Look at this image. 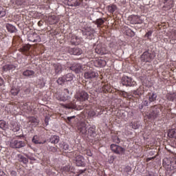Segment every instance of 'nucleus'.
Wrapping results in <instances>:
<instances>
[{"label": "nucleus", "mask_w": 176, "mask_h": 176, "mask_svg": "<svg viewBox=\"0 0 176 176\" xmlns=\"http://www.w3.org/2000/svg\"><path fill=\"white\" fill-rule=\"evenodd\" d=\"M87 124L85 122H80L77 125V129L78 133L81 134V135H86L87 134V128L86 127Z\"/></svg>", "instance_id": "12"}, {"label": "nucleus", "mask_w": 176, "mask_h": 176, "mask_svg": "<svg viewBox=\"0 0 176 176\" xmlns=\"http://www.w3.org/2000/svg\"><path fill=\"white\" fill-rule=\"evenodd\" d=\"M130 126L134 130H137V129H140V122H138V121L132 122L131 123Z\"/></svg>", "instance_id": "44"}, {"label": "nucleus", "mask_w": 176, "mask_h": 176, "mask_svg": "<svg viewBox=\"0 0 176 176\" xmlns=\"http://www.w3.org/2000/svg\"><path fill=\"white\" fill-rule=\"evenodd\" d=\"M152 33H153L152 30H150L148 32H146L144 36L145 38H147V39H149V38H151V36H152Z\"/></svg>", "instance_id": "54"}, {"label": "nucleus", "mask_w": 176, "mask_h": 176, "mask_svg": "<svg viewBox=\"0 0 176 176\" xmlns=\"http://www.w3.org/2000/svg\"><path fill=\"white\" fill-rule=\"evenodd\" d=\"M10 1L14 8H17L19 6L24 8V6H27L28 0H11Z\"/></svg>", "instance_id": "14"}, {"label": "nucleus", "mask_w": 176, "mask_h": 176, "mask_svg": "<svg viewBox=\"0 0 176 176\" xmlns=\"http://www.w3.org/2000/svg\"><path fill=\"white\" fill-rule=\"evenodd\" d=\"M86 135H87V138H90V139L94 138V137H96V135H97V133L96 132V126L95 125H92L88 128V129L87 130Z\"/></svg>", "instance_id": "15"}, {"label": "nucleus", "mask_w": 176, "mask_h": 176, "mask_svg": "<svg viewBox=\"0 0 176 176\" xmlns=\"http://www.w3.org/2000/svg\"><path fill=\"white\" fill-rule=\"evenodd\" d=\"M10 93L12 96H17L20 93V88L14 87L11 89Z\"/></svg>", "instance_id": "43"}, {"label": "nucleus", "mask_w": 176, "mask_h": 176, "mask_svg": "<svg viewBox=\"0 0 176 176\" xmlns=\"http://www.w3.org/2000/svg\"><path fill=\"white\" fill-rule=\"evenodd\" d=\"M72 45H75L76 46L80 44V39L77 36H73L71 39Z\"/></svg>", "instance_id": "39"}, {"label": "nucleus", "mask_w": 176, "mask_h": 176, "mask_svg": "<svg viewBox=\"0 0 176 176\" xmlns=\"http://www.w3.org/2000/svg\"><path fill=\"white\" fill-rule=\"evenodd\" d=\"M129 21L131 24H142L144 23V20L141 19V16L137 15H133L129 18Z\"/></svg>", "instance_id": "17"}, {"label": "nucleus", "mask_w": 176, "mask_h": 176, "mask_svg": "<svg viewBox=\"0 0 176 176\" xmlns=\"http://www.w3.org/2000/svg\"><path fill=\"white\" fill-rule=\"evenodd\" d=\"M169 39L172 45L176 43V29H173L171 30L170 34L169 36Z\"/></svg>", "instance_id": "29"}, {"label": "nucleus", "mask_w": 176, "mask_h": 176, "mask_svg": "<svg viewBox=\"0 0 176 176\" xmlns=\"http://www.w3.org/2000/svg\"><path fill=\"white\" fill-rule=\"evenodd\" d=\"M69 6H80L83 0H67Z\"/></svg>", "instance_id": "28"}, {"label": "nucleus", "mask_w": 176, "mask_h": 176, "mask_svg": "<svg viewBox=\"0 0 176 176\" xmlns=\"http://www.w3.org/2000/svg\"><path fill=\"white\" fill-rule=\"evenodd\" d=\"M98 76V72L94 70H87L84 73L85 79H89V80H91L92 79H97Z\"/></svg>", "instance_id": "5"}, {"label": "nucleus", "mask_w": 176, "mask_h": 176, "mask_svg": "<svg viewBox=\"0 0 176 176\" xmlns=\"http://www.w3.org/2000/svg\"><path fill=\"white\" fill-rule=\"evenodd\" d=\"M74 154L76 166L78 167H83V166H85V158L83 156L77 154L76 152H74Z\"/></svg>", "instance_id": "7"}, {"label": "nucleus", "mask_w": 176, "mask_h": 176, "mask_svg": "<svg viewBox=\"0 0 176 176\" xmlns=\"http://www.w3.org/2000/svg\"><path fill=\"white\" fill-rule=\"evenodd\" d=\"M10 146L11 148H24L25 146V142L21 140H12L10 142Z\"/></svg>", "instance_id": "9"}, {"label": "nucleus", "mask_w": 176, "mask_h": 176, "mask_svg": "<svg viewBox=\"0 0 176 176\" xmlns=\"http://www.w3.org/2000/svg\"><path fill=\"white\" fill-rule=\"evenodd\" d=\"M96 33V31L94 29H90L89 30H87L83 32V35L86 36L87 39H93L94 38V34Z\"/></svg>", "instance_id": "22"}, {"label": "nucleus", "mask_w": 176, "mask_h": 176, "mask_svg": "<svg viewBox=\"0 0 176 176\" xmlns=\"http://www.w3.org/2000/svg\"><path fill=\"white\" fill-rule=\"evenodd\" d=\"M168 135L170 138H176V129H170L168 133Z\"/></svg>", "instance_id": "42"}, {"label": "nucleus", "mask_w": 176, "mask_h": 176, "mask_svg": "<svg viewBox=\"0 0 176 176\" xmlns=\"http://www.w3.org/2000/svg\"><path fill=\"white\" fill-rule=\"evenodd\" d=\"M74 171L75 169L74 168V166L70 165H67L62 168V173H74Z\"/></svg>", "instance_id": "37"}, {"label": "nucleus", "mask_w": 176, "mask_h": 176, "mask_svg": "<svg viewBox=\"0 0 176 176\" xmlns=\"http://www.w3.org/2000/svg\"><path fill=\"white\" fill-rule=\"evenodd\" d=\"M95 53L104 56V54H108L109 51L107 50V47L102 46L101 44H98L95 48Z\"/></svg>", "instance_id": "8"}, {"label": "nucleus", "mask_w": 176, "mask_h": 176, "mask_svg": "<svg viewBox=\"0 0 176 176\" xmlns=\"http://www.w3.org/2000/svg\"><path fill=\"white\" fill-rule=\"evenodd\" d=\"M63 107L67 108V109H79V107H78V101H73L69 104H63Z\"/></svg>", "instance_id": "26"}, {"label": "nucleus", "mask_w": 176, "mask_h": 176, "mask_svg": "<svg viewBox=\"0 0 176 176\" xmlns=\"http://www.w3.org/2000/svg\"><path fill=\"white\" fill-rule=\"evenodd\" d=\"M166 98L168 101H171L172 102H176V93H168L166 95Z\"/></svg>", "instance_id": "33"}, {"label": "nucleus", "mask_w": 176, "mask_h": 176, "mask_svg": "<svg viewBox=\"0 0 176 176\" xmlns=\"http://www.w3.org/2000/svg\"><path fill=\"white\" fill-rule=\"evenodd\" d=\"M4 81H3V78L0 77V86H3V85H4Z\"/></svg>", "instance_id": "63"}, {"label": "nucleus", "mask_w": 176, "mask_h": 176, "mask_svg": "<svg viewBox=\"0 0 176 176\" xmlns=\"http://www.w3.org/2000/svg\"><path fill=\"white\" fill-rule=\"evenodd\" d=\"M38 27H42L43 25V21L41 20L38 22Z\"/></svg>", "instance_id": "62"}, {"label": "nucleus", "mask_w": 176, "mask_h": 176, "mask_svg": "<svg viewBox=\"0 0 176 176\" xmlns=\"http://www.w3.org/2000/svg\"><path fill=\"white\" fill-rule=\"evenodd\" d=\"M49 142H51V144H58V142H60V137L57 135H52Z\"/></svg>", "instance_id": "40"}, {"label": "nucleus", "mask_w": 176, "mask_h": 176, "mask_svg": "<svg viewBox=\"0 0 176 176\" xmlns=\"http://www.w3.org/2000/svg\"><path fill=\"white\" fill-rule=\"evenodd\" d=\"M0 176H8L3 171L0 170Z\"/></svg>", "instance_id": "64"}, {"label": "nucleus", "mask_w": 176, "mask_h": 176, "mask_svg": "<svg viewBox=\"0 0 176 176\" xmlns=\"http://www.w3.org/2000/svg\"><path fill=\"white\" fill-rule=\"evenodd\" d=\"M10 129L14 131V133H16L17 131H20V124L17 123L16 121H11L10 123Z\"/></svg>", "instance_id": "24"}, {"label": "nucleus", "mask_w": 176, "mask_h": 176, "mask_svg": "<svg viewBox=\"0 0 176 176\" xmlns=\"http://www.w3.org/2000/svg\"><path fill=\"white\" fill-rule=\"evenodd\" d=\"M54 97L58 101H67L71 98V96H69V90H68V89H65L61 94L58 92L56 93Z\"/></svg>", "instance_id": "2"}, {"label": "nucleus", "mask_w": 176, "mask_h": 176, "mask_svg": "<svg viewBox=\"0 0 176 176\" xmlns=\"http://www.w3.org/2000/svg\"><path fill=\"white\" fill-rule=\"evenodd\" d=\"M167 168L170 171H173V170H176V159L173 160L170 162V163L168 162Z\"/></svg>", "instance_id": "35"}, {"label": "nucleus", "mask_w": 176, "mask_h": 176, "mask_svg": "<svg viewBox=\"0 0 176 176\" xmlns=\"http://www.w3.org/2000/svg\"><path fill=\"white\" fill-rule=\"evenodd\" d=\"M50 151L53 152L54 153L57 152V147H53V146L50 147Z\"/></svg>", "instance_id": "55"}, {"label": "nucleus", "mask_w": 176, "mask_h": 176, "mask_svg": "<svg viewBox=\"0 0 176 176\" xmlns=\"http://www.w3.org/2000/svg\"><path fill=\"white\" fill-rule=\"evenodd\" d=\"M58 21H60V17H58V16H56V15H54V14H50L48 16L47 22L51 25H53L54 24H57V23H58Z\"/></svg>", "instance_id": "16"}, {"label": "nucleus", "mask_w": 176, "mask_h": 176, "mask_svg": "<svg viewBox=\"0 0 176 176\" xmlns=\"http://www.w3.org/2000/svg\"><path fill=\"white\" fill-rule=\"evenodd\" d=\"M17 68V66L13 64H6L2 67V71L8 72V71H14Z\"/></svg>", "instance_id": "23"}, {"label": "nucleus", "mask_w": 176, "mask_h": 176, "mask_svg": "<svg viewBox=\"0 0 176 176\" xmlns=\"http://www.w3.org/2000/svg\"><path fill=\"white\" fill-rule=\"evenodd\" d=\"M70 69L74 71L76 74H80L85 69V66L80 63H74L71 67Z\"/></svg>", "instance_id": "13"}, {"label": "nucleus", "mask_w": 176, "mask_h": 176, "mask_svg": "<svg viewBox=\"0 0 176 176\" xmlns=\"http://www.w3.org/2000/svg\"><path fill=\"white\" fill-rule=\"evenodd\" d=\"M162 109H160V106L155 105L151 108L150 113L147 115V118L148 120H155L157 116H159V113Z\"/></svg>", "instance_id": "1"}, {"label": "nucleus", "mask_w": 176, "mask_h": 176, "mask_svg": "<svg viewBox=\"0 0 176 176\" xmlns=\"http://www.w3.org/2000/svg\"><path fill=\"white\" fill-rule=\"evenodd\" d=\"M0 129L6 130V122L2 120H0Z\"/></svg>", "instance_id": "51"}, {"label": "nucleus", "mask_w": 176, "mask_h": 176, "mask_svg": "<svg viewBox=\"0 0 176 176\" xmlns=\"http://www.w3.org/2000/svg\"><path fill=\"white\" fill-rule=\"evenodd\" d=\"M118 9V7L116 6V5L113 4V5H110L107 7V10L109 13H111V14H113V13L115 12V11Z\"/></svg>", "instance_id": "41"}, {"label": "nucleus", "mask_w": 176, "mask_h": 176, "mask_svg": "<svg viewBox=\"0 0 176 176\" xmlns=\"http://www.w3.org/2000/svg\"><path fill=\"white\" fill-rule=\"evenodd\" d=\"M69 148V146L67 144L63 143V149H65V151H68Z\"/></svg>", "instance_id": "58"}, {"label": "nucleus", "mask_w": 176, "mask_h": 176, "mask_svg": "<svg viewBox=\"0 0 176 176\" xmlns=\"http://www.w3.org/2000/svg\"><path fill=\"white\" fill-rule=\"evenodd\" d=\"M146 98L148 100L149 102H153L156 101V98H157V95L155 93H148Z\"/></svg>", "instance_id": "30"}, {"label": "nucleus", "mask_w": 176, "mask_h": 176, "mask_svg": "<svg viewBox=\"0 0 176 176\" xmlns=\"http://www.w3.org/2000/svg\"><path fill=\"white\" fill-rule=\"evenodd\" d=\"M89 54H91V55H89V56H88V58H94V54H93V53L91 52H89Z\"/></svg>", "instance_id": "61"}, {"label": "nucleus", "mask_w": 176, "mask_h": 176, "mask_svg": "<svg viewBox=\"0 0 176 176\" xmlns=\"http://www.w3.org/2000/svg\"><path fill=\"white\" fill-rule=\"evenodd\" d=\"M94 65L97 68H101V67H105V65H107V61H105L104 59L96 58L94 60Z\"/></svg>", "instance_id": "18"}, {"label": "nucleus", "mask_w": 176, "mask_h": 176, "mask_svg": "<svg viewBox=\"0 0 176 176\" xmlns=\"http://www.w3.org/2000/svg\"><path fill=\"white\" fill-rule=\"evenodd\" d=\"M143 94L144 90L142 88H138L133 92V97H135V98H140V96H142Z\"/></svg>", "instance_id": "34"}, {"label": "nucleus", "mask_w": 176, "mask_h": 176, "mask_svg": "<svg viewBox=\"0 0 176 176\" xmlns=\"http://www.w3.org/2000/svg\"><path fill=\"white\" fill-rule=\"evenodd\" d=\"M5 16H6V8L0 6V19L5 17Z\"/></svg>", "instance_id": "48"}, {"label": "nucleus", "mask_w": 176, "mask_h": 176, "mask_svg": "<svg viewBox=\"0 0 176 176\" xmlns=\"http://www.w3.org/2000/svg\"><path fill=\"white\" fill-rule=\"evenodd\" d=\"M6 28L8 32H10V34H13L14 32H17V29L16 27L10 23H7L6 25Z\"/></svg>", "instance_id": "32"}, {"label": "nucleus", "mask_w": 176, "mask_h": 176, "mask_svg": "<svg viewBox=\"0 0 176 176\" xmlns=\"http://www.w3.org/2000/svg\"><path fill=\"white\" fill-rule=\"evenodd\" d=\"M56 82L58 85H64V83H65L66 82L65 77V76L60 77L59 78H58Z\"/></svg>", "instance_id": "50"}, {"label": "nucleus", "mask_w": 176, "mask_h": 176, "mask_svg": "<svg viewBox=\"0 0 176 176\" xmlns=\"http://www.w3.org/2000/svg\"><path fill=\"white\" fill-rule=\"evenodd\" d=\"M54 67L56 74H61V72H63V65H61V64L54 63Z\"/></svg>", "instance_id": "38"}, {"label": "nucleus", "mask_w": 176, "mask_h": 176, "mask_svg": "<svg viewBox=\"0 0 176 176\" xmlns=\"http://www.w3.org/2000/svg\"><path fill=\"white\" fill-rule=\"evenodd\" d=\"M104 23H105V21H104V19L100 18V19H96L95 24L97 25L98 28H100V27H101V25H102Z\"/></svg>", "instance_id": "47"}, {"label": "nucleus", "mask_w": 176, "mask_h": 176, "mask_svg": "<svg viewBox=\"0 0 176 176\" xmlns=\"http://www.w3.org/2000/svg\"><path fill=\"white\" fill-rule=\"evenodd\" d=\"M163 3L164 10H170V9H171L174 5V1L173 0H163Z\"/></svg>", "instance_id": "19"}, {"label": "nucleus", "mask_w": 176, "mask_h": 176, "mask_svg": "<svg viewBox=\"0 0 176 176\" xmlns=\"http://www.w3.org/2000/svg\"><path fill=\"white\" fill-rule=\"evenodd\" d=\"M30 49H31V45L28 44L25 45L20 49V52L25 54V56H30Z\"/></svg>", "instance_id": "27"}, {"label": "nucleus", "mask_w": 176, "mask_h": 176, "mask_svg": "<svg viewBox=\"0 0 176 176\" xmlns=\"http://www.w3.org/2000/svg\"><path fill=\"white\" fill-rule=\"evenodd\" d=\"M153 58H155V54L149 53L148 51L144 52L142 55V60L144 61V63H151Z\"/></svg>", "instance_id": "10"}, {"label": "nucleus", "mask_w": 176, "mask_h": 176, "mask_svg": "<svg viewBox=\"0 0 176 176\" xmlns=\"http://www.w3.org/2000/svg\"><path fill=\"white\" fill-rule=\"evenodd\" d=\"M28 40L30 42L38 43L41 42V36H38L36 34H32V36H29Z\"/></svg>", "instance_id": "31"}, {"label": "nucleus", "mask_w": 176, "mask_h": 176, "mask_svg": "<svg viewBox=\"0 0 176 176\" xmlns=\"http://www.w3.org/2000/svg\"><path fill=\"white\" fill-rule=\"evenodd\" d=\"M110 148L112 152H113L116 155H123V153H124V148L119 145L111 144L110 146Z\"/></svg>", "instance_id": "11"}, {"label": "nucleus", "mask_w": 176, "mask_h": 176, "mask_svg": "<svg viewBox=\"0 0 176 176\" xmlns=\"http://www.w3.org/2000/svg\"><path fill=\"white\" fill-rule=\"evenodd\" d=\"M101 112H102V107L98 105L95 107H92L87 113L89 118H94V116L101 115Z\"/></svg>", "instance_id": "3"}, {"label": "nucleus", "mask_w": 176, "mask_h": 176, "mask_svg": "<svg viewBox=\"0 0 176 176\" xmlns=\"http://www.w3.org/2000/svg\"><path fill=\"white\" fill-rule=\"evenodd\" d=\"M32 142L33 144H45L46 142V140H43L41 136L36 135L33 137L32 138Z\"/></svg>", "instance_id": "20"}, {"label": "nucleus", "mask_w": 176, "mask_h": 176, "mask_svg": "<svg viewBox=\"0 0 176 176\" xmlns=\"http://www.w3.org/2000/svg\"><path fill=\"white\" fill-rule=\"evenodd\" d=\"M121 83L122 86H126V87H132L137 85V82L133 80V78L127 76H124L122 77Z\"/></svg>", "instance_id": "4"}, {"label": "nucleus", "mask_w": 176, "mask_h": 176, "mask_svg": "<svg viewBox=\"0 0 176 176\" xmlns=\"http://www.w3.org/2000/svg\"><path fill=\"white\" fill-rule=\"evenodd\" d=\"M113 142H115L116 144H120V139L118 137V136H115L113 138Z\"/></svg>", "instance_id": "53"}, {"label": "nucleus", "mask_w": 176, "mask_h": 176, "mask_svg": "<svg viewBox=\"0 0 176 176\" xmlns=\"http://www.w3.org/2000/svg\"><path fill=\"white\" fill-rule=\"evenodd\" d=\"M124 171L126 173H130V171H131V168L130 166H127L125 167Z\"/></svg>", "instance_id": "57"}, {"label": "nucleus", "mask_w": 176, "mask_h": 176, "mask_svg": "<svg viewBox=\"0 0 176 176\" xmlns=\"http://www.w3.org/2000/svg\"><path fill=\"white\" fill-rule=\"evenodd\" d=\"M120 96L121 97H124V98H129V94H127L126 91H120Z\"/></svg>", "instance_id": "52"}, {"label": "nucleus", "mask_w": 176, "mask_h": 176, "mask_svg": "<svg viewBox=\"0 0 176 176\" xmlns=\"http://www.w3.org/2000/svg\"><path fill=\"white\" fill-rule=\"evenodd\" d=\"M18 158L19 159V162H21L24 164H27L28 162V159H27V157L23 156L22 155H18Z\"/></svg>", "instance_id": "46"}, {"label": "nucleus", "mask_w": 176, "mask_h": 176, "mask_svg": "<svg viewBox=\"0 0 176 176\" xmlns=\"http://www.w3.org/2000/svg\"><path fill=\"white\" fill-rule=\"evenodd\" d=\"M65 80L66 82H71V80H74V74L69 73L67 75L64 76Z\"/></svg>", "instance_id": "49"}, {"label": "nucleus", "mask_w": 176, "mask_h": 176, "mask_svg": "<svg viewBox=\"0 0 176 176\" xmlns=\"http://www.w3.org/2000/svg\"><path fill=\"white\" fill-rule=\"evenodd\" d=\"M10 175H12V176H16V175H17V173H16L15 170H12V171L10 172Z\"/></svg>", "instance_id": "60"}, {"label": "nucleus", "mask_w": 176, "mask_h": 176, "mask_svg": "<svg viewBox=\"0 0 176 176\" xmlns=\"http://www.w3.org/2000/svg\"><path fill=\"white\" fill-rule=\"evenodd\" d=\"M142 104L144 107H148V105H149V100H144Z\"/></svg>", "instance_id": "56"}, {"label": "nucleus", "mask_w": 176, "mask_h": 176, "mask_svg": "<svg viewBox=\"0 0 176 176\" xmlns=\"http://www.w3.org/2000/svg\"><path fill=\"white\" fill-rule=\"evenodd\" d=\"M98 91L99 93H109L111 91V86L108 85H102L98 89Z\"/></svg>", "instance_id": "25"}, {"label": "nucleus", "mask_w": 176, "mask_h": 176, "mask_svg": "<svg viewBox=\"0 0 176 176\" xmlns=\"http://www.w3.org/2000/svg\"><path fill=\"white\" fill-rule=\"evenodd\" d=\"M125 34L126 35H127V36H131V38L135 36V32L131 30V29H129V28L126 30Z\"/></svg>", "instance_id": "45"}, {"label": "nucleus", "mask_w": 176, "mask_h": 176, "mask_svg": "<svg viewBox=\"0 0 176 176\" xmlns=\"http://www.w3.org/2000/svg\"><path fill=\"white\" fill-rule=\"evenodd\" d=\"M68 52L69 54H73L74 56H80L83 53L82 50L78 47L69 48Z\"/></svg>", "instance_id": "21"}, {"label": "nucleus", "mask_w": 176, "mask_h": 176, "mask_svg": "<svg viewBox=\"0 0 176 176\" xmlns=\"http://www.w3.org/2000/svg\"><path fill=\"white\" fill-rule=\"evenodd\" d=\"M75 98L77 100V101H87L89 99V94L85 91L78 92L75 95Z\"/></svg>", "instance_id": "6"}, {"label": "nucleus", "mask_w": 176, "mask_h": 176, "mask_svg": "<svg viewBox=\"0 0 176 176\" xmlns=\"http://www.w3.org/2000/svg\"><path fill=\"white\" fill-rule=\"evenodd\" d=\"M30 122L31 123H38V120L35 118H30Z\"/></svg>", "instance_id": "59"}, {"label": "nucleus", "mask_w": 176, "mask_h": 176, "mask_svg": "<svg viewBox=\"0 0 176 176\" xmlns=\"http://www.w3.org/2000/svg\"><path fill=\"white\" fill-rule=\"evenodd\" d=\"M23 76H26V78H34L35 75V72L33 70L26 69L23 72Z\"/></svg>", "instance_id": "36"}]
</instances>
